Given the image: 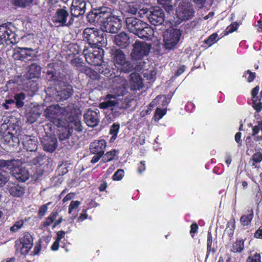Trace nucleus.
Listing matches in <instances>:
<instances>
[{
    "label": "nucleus",
    "instance_id": "obj_1",
    "mask_svg": "<svg viewBox=\"0 0 262 262\" xmlns=\"http://www.w3.org/2000/svg\"><path fill=\"white\" fill-rule=\"evenodd\" d=\"M91 17L94 23L100 26L102 32L116 33L121 28V20L117 16L113 15L110 9L101 8L92 13Z\"/></svg>",
    "mask_w": 262,
    "mask_h": 262
},
{
    "label": "nucleus",
    "instance_id": "obj_2",
    "mask_svg": "<svg viewBox=\"0 0 262 262\" xmlns=\"http://www.w3.org/2000/svg\"><path fill=\"white\" fill-rule=\"evenodd\" d=\"M83 38L91 46V48L99 49L100 47L105 46L107 40L103 36V33L95 28H86L82 33Z\"/></svg>",
    "mask_w": 262,
    "mask_h": 262
},
{
    "label": "nucleus",
    "instance_id": "obj_3",
    "mask_svg": "<svg viewBox=\"0 0 262 262\" xmlns=\"http://www.w3.org/2000/svg\"><path fill=\"white\" fill-rule=\"evenodd\" d=\"M70 113V106L60 107L58 104H52L47 107L43 112V116L53 123L58 125L64 117H67Z\"/></svg>",
    "mask_w": 262,
    "mask_h": 262
},
{
    "label": "nucleus",
    "instance_id": "obj_4",
    "mask_svg": "<svg viewBox=\"0 0 262 262\" xmlns=\"http://www.w3.org/2000/svg\"><path fill=\"white\" fill-rule=\"evenodd\" d=\"M110 54L115 66L116 68H119L120 73H127L132 71V66L121 50L114 47L111 49Z\"/></svg>",
    "mask_w": 262,
    "mask_h": 262
},
{
    "label": "nucleus",
    "instance_id": "obj_5",
    "mask_svg": "<svg viewBox=\"0 0 262 262\" xmlns=\"http://www.w3.org/2000/svg\"><path fill=\"white\" fill-rule=\"evenodd\" d=\"M52 21L58 26L70 27L73 24L74 18L69 13L66 7L58 8L52 17Z\"/></svg>",
    "mask_w": 262,
    "mask_h": 262
},
{
    "label": "nucleus",
    "instance_id": "obj_6",
    "mask_svg": "<svg viewBox=\"0 0 262 262\" xmlns=\"http://www.w3.org/2000/svg\"><path fill=\"white\" fill-rule=\"evenodd\" d=\"M141 11V14L145 15L148 21L154 26L161 25L164 22V12L159 7H151L149 9H145Z\"/></svg>",
    "mask_w": 262,
    "mask_h": 262
},
{
    "label": "nucleus",
    "instance_id": "obj_7",
    "mask_svg": "<svg viewBox=\"0 0 262 262\" xmlns=\"http://www.w3.org/2000/svg\"><path fill=\"white\" fill-rule=\"evenodd\" d=\"M151 44L145 41H136L133 45V50L130 56L132 58L139 62L148 55L151 49Z\"/></svg>",
    "mask_w": 262,
    "mask_h": 262
},
{
    "label": "nucleus",
    "instance_id": "obj_8",
    "mask_svg": "<svg viewBox=\"0 0 262 262\" xmlns=\"http://www.w3.org/2000/svg\"><path fill=\"white\" fill-rule=\"evenodd\" d=\"M176 12L178 18L185 21L191 19L194 16L195 11L190 3L183 1L180 3Z\"/></svg>",
    "mask_w": 262,
    "mask_h": 262
},
{
    "label": "nucleus",
    "instance_id": "obj_9",
    "mask_svg": "<svg viewBox=\"0 0 262 262\" xmlns=\"http://www.w3.org/2000/svg\"><path fill=\"white\" fill-rule=\"evenodd\" d=\"M181 32L178 29H171L163 33L164 47L166 49H173L180 40Z\"/></svg>",
    "mask_w": 262,
    "mask_h": 262
},
{
    "label": "nucleus",
    "instance_id": "obj_10",
    "mask_svg": "<svg viewBox=\"0 0 262 262\" xmlns=\"http://www.w3.org/2000/svg\"><path fill=\"white\" fill-rule=\"evenodd\" d=\"M83 53L86 61L89 64L94 66H102V63L104 62L100 50H93L92 48H86L83 50Z\"/></svg>",
    "mask_w": 262,
    "mask_h": 262
},
{
    "label": "nucleus",
    "instance_id": "obj_11",
    "mask_svg": "<svg viewBox=\"0 0 262 262\" xmlns=\"http://www.w3.org/2000/svg\"><path fill=\"white\" fill-rule=\"evenodd\" d=\"M136 69L138 71H142L144 77L147 80L151 81L155 80L157 74L156 68L153 66H150L149 62H139L138 64L136 66Z\"/></svg>",
    "mask_w": 262,
    "mask_h": 262
},
{
    "label": "nucleus",
    "instance_id": "obj_12",
    "mask_svg": "<svg viewBox=\"0 0 262 262\" xmlns=\"http://www.w3.org/2000/svg\"><path fill=\"white\" fill-rule=\"evenodd\" d=\"M86 4L84 0H73L70 7V13L74 18L84 14Z\"/></svg>",
    "mask_w": 262,
    "mask_h": 262
},
{
    "label": "nucleus",
    "instance_id": "obj_13",
    "mask_svg": "<svg viewBox=\"0 0 262 262\" xmlns=\"http://www.w3.org/2000/svg\"><path fill=\"white\" fill-rule=\"evenodd\" d=\"M18 163L15 164L12 168L11 173L16 179L21 182H25L29 178L30 174L28 169L21 166L18 165Z\"/></svg>",
    "mask_w": 262,
    "mask_h": 262
},
{
    "label": "nucleus",
    "instance_id": "obj_14",
    "mask_svg": "<svg viewBox=\"0 0 262 262\" xmlns=\"http://www.w3.org/2000/svg\"><path fill=\"white\" fill-rule=\"evenodd\" d=\"M99 111L88 109L84 115V120L88 126L92 127L96 126L99 121Z\"/></svg>",
    "mask_w": 262,
    "mask_h": 262
},
{
    "label": "nucleus",
    "instance_id": "obj_15",
    "mask_svg": "<svg viewBox=\"0 0 262 262\" xmlns=\"http://www.w3.org/2000/svg\"><path fill=\"white\" fill-rule=\"evenodd\" d=\"M43 149L49 152H53L57 148V139L54 136H46L41 140Z\"/></svg>",
    "mask_w": 262,
    "mask_h": 262
},
{
    "label": "nucleus",
    "instance_id": "obj_16",
    "mask_svg": "<svg viewBox=\"0 0 262 262\" xmlns=\"http://www.w3.org/2000/svg\"><path fill=\"white\" fill-rule=\"evenodd\" d=\"M125 23L128 30L136 35L143 27L144 21L135 17H127L125 19Z\"/></svg>",
    "mask_w": 262,
    "mask_h": 262
},
{
    "label": "nucleus",
    "instance_id": "obj_17",
    "mask_svg": "<svg viewBox=\"0 0 262 262\" xmlns=\"http://www.w3.org/2000/svg\"><path fill=\"white\" fill-rule=\"evenodd\" d=\"M20 243L21 245V253L24 255L27 254L33 245L32 235L29 233H25L23 236L20 238Z\"/></svg>",
    "mask_w": 262,
    "mask_h": 262
},
{
    "label": "nucleus",
    "instance_id": "obj_18",
    "mask_svg": "<svg viewBox=\"0 0 262 262\" xmlns=\"http://www.w3.org/2000/svg\"><path fill=\"white\" fill-rule=\"evenodd\" d=\"M73 93V90L72 85L64 84L62 88L57 91L55 95V99L57 101H62L68 99Z\"/></svg>",
    "mask_w": 262,
    "mask_h": 262
},
{
    "label": "nucleus",
    "instance_id": "obj_19",
    "mask_svg": "<svg viewBox=\"0 0 262 262\" xmlns=\"http://www.w3.org/2000/svg\"><path fill=\"white\" fill-rule=\"evenodd\" d=\"M106 147V142L104 140H96L91 143L90 149L93 154L104 155Z\"/></svg>",
    "mask_w": 262,
    "mask_h": 262
},
{
    "label": "nucleus",
    "instance_id": "obj_20",
    "mask_svg": "<svg viewBox=\"0 0 262 262\" xmlns=\"http://www.w3.org/2000/svg\"><path fill=\"white\" fill-rule=\"evenodd\" d=\"M42 111L39 105H33L27 111L26 117L28 122L30 123L35 122L40 117Z\"/></svg>",
    "mask_w": 262,
    "mask_h": 262
},
{
    "label": "nucleus",
    "instance_id": "obj_21",
    "mask_svg": "<svg viewBox=\"0 0 262 262\" xmlns=\"http://www.w3.org/2000/svg\"><path fill=\"white\" fill-rule=\"evenodd\" d=\"M141 7V4L137 2L125 3L124 5V9L125 12L134 15L138 12L140 16L143 17V14H141V10H145V9H142Z\"/></svg>",
    "mask_w": 262,
    "mask_h": 262
},
{
    "label": "nucleus",
    "instance_id": "obj_22",
    "mask_svg": "<svg viewBox=\"0 0 262 262\" xmlns=\"http://www.w3.org/2000/svg\"><path fill=\"white\" fill-rule=\"evenodd\" d=\"M114 41L117 46L122 48H126L130 43L128 36L123 32L115 36Z\"/></svg>",
    "mask_w": 262,
    "mask_h": 262
},
{
    "label": "nucleus",
    "instance_id": "obj_23",
    "mask_svg": "<svg viewBox=\"0 0 262 262\" xmlns=\"http://www.w3.org/2000/svg\"><path fill=\"white\" fill-rule=\"evenodd\" d=\"M143 27L138 31L137 35L139 37L142 39H150L154 35V30L147 23L144 22Z\"/></svg>",
    "mask_w": 262,
    "mask_h": 262
},
{
    "label": "nucleus",
    "instance_id": "obj_24",
    "mask_svg": "<svg viewBox=\"0 0 262 262\" xmlns=\"http://www.w3.org/2000/svg\"><path fill=\"white\" fill-rule=\"evenodd\" d=\"M129 84L133 90H140L143 87L142 79L138 73H133L129 75Z\"/></svg>",
    "mask_w": 262,
    "mask_h": 262
},
{
    "label": "nucleus",
    "instance_id": "obj_25",
    "mask_svg": "<svg viewBox=\"0 0 262 262\" xmlns=\"http://www.w3.org/2000/svg\"><path fill=\"white\" fill-rule=\"evenodd\" d=\"M2 141L10 146H14L19 143L17 135L13 132L6 131L3 136Z\"/></svg>",
    "mask_w": 262,
    "mask_h": 262
},
{
    "label": "nucleus",
    "instance_id": "obj_26",
    "mask_svg": "<svg viewBox=\"0 0 262 262\" xmlns=\"http://www.w3.org/2000/svg\"><path fill=\"white\" fill-rule=\"evenodd\" d=\"M105 101L99 104V107L102 109L111 108L113 110V107L118 106L119 104L118 99L114 95H107Z\"/></svg>",
    "mask_w": 262,
    "mask_h": 262
},
{
    "label": "nucleus",
    "instance_id": "obj_27",
    "mask_svg": "<svg viewBox=\"0 0 262 262\" xmlns=\"http://www.w3.org/2000/svg\"><path fill=\"white\" fill-rule=\"evenodd\" d=\"M41 72V67L36 63L31 64L28 68L26 77L28 79L38 78Z\"/></svg>",
    "mask_w": 262,
    "mask_h": 262
},
{
    "label": "nucleus",
    "instance_id": "obj_28",
    "mask_svg": "<svg viewBox=\"0 0 262 262\" xmlns=\"http://www.w3.org/2000/svg\"><path fill=\"white\" fill-rule=\"evenodd\" d=\"M10 194L15 197H20L25 193V189L17 184H11L8 185Z\"/></svg>",
    "mask_w": 262,
    "mask_h": 262
},
{
    "label": "nucleus",
    "instance_id": "obj_29",
    "mask_svg": "<svg viewBox=\"0 0 262 262\" xmlns=\"http://www.w3.org/2000/svg\"><path fill=\"white\" fill-rule=\"evenodd\" d=\"M47 75L48 80L50 81L62 82L64 83L66 80L64 75L61 74L59 72L54 70H48Z\"/></svg>",
    "mask_w": 262,
    "mask_h": 262
},
{
    "label": "nucleus",
    "instance_id": "obj_30",
    "mask_svg": "<svg viewBox=\"0 0 262 262\" xmlns=\"http://www.w3.org/2000/svg\"><path fill=\"white\" fill-rule=\"evenodd\" d=\"M25 149L27 151H35L37 148V142L35 139L27 137L22 142Z\"/></svg>",
    "mask_w": 262,
    "mask_h": 262
},
{
    "label": "nucleus",
    "instance_id": "obj_31",
    "mask_svg": "<svg viewBox=\"0 0 262 262\" xmlns=\"http://www.w3.org/2000/svg\"><path fill=\"white\" fill-rule=\"evenodd\" d=\"M51 161V158L45 155H39L35 157L32 161L34 165L40 166H48Z\"/></svg>",
    "mask_w": 262,
    "mask_h": 262
},
{
    "label": "nucleus",
    "instance_id": "obj_32",
    "mask_svg": "<svg viewBox=\"0 0 262 262\" xmlns=\"http://www.w3.org/2000/svg\"><path fill=\"white\" fill-rule=\"evenodd\" d=\"M101 73L104 75H108L110 74V76H112L114 75L113 77H117V78L116 79V80H119L122 81L123 82L122 85H124L126 83V81L125 80L122 79L121 78L119 77L120 72L119 71V68L117 69H114L112 68L111 69H107L106 67L105 70H102Z\"/></svg>",
    "mask_w": 262,
    "mask_h": 262
},
{
    "label": "nucleus",
    "instance_id": "obj_33",
    "mask_svg": "<svg viewBox=\"0 0 262 262\" xmlns=\"http://www.w3.org/2000/svg\"><path fill=\"white\" fill-rule=\"evenodd\" d=\"M18 162V160H0V169H9L11 171L15 164Z\"/></svg>",
    "mask_w": 262,
    "mask_h": 262
},
{
    "label": "nucleus",
    "instance_id": "obj_34",
    "mask_svg": "<svg viewBox=\"0 0 262 262\" xmlns=\"http://www.w3.org/2000/svg\"><path fill=\"white\" fill-rule=\"evenodd\" d=\"M18 49L21 56L24 58L28 56H36V54L38 52L37 49H33L31 48H19Z\"/></svg>",
    "mask_w": 262,
    "mask_h": 262
},
{
    "label": "nucleus",
    "instance_id": "obj_35",
    "mask_svg": "<svg viewBox=\"0 0 262 262\" xmlns=\"http://www.w3.org/2000/svg\"><path fill=\"white\" fill-rule=\"evenodd\" d=\"M159 5H161L165 10L169 14H173L174 8L172 5V0H157Z\"/></svg>",
    "mask_w": 262,
    "mask_h": 262
},
{
    "label": "nucleus",
    "instance_id": "obj_36",
    "mask_svg": "<svg viewBox=\"0 0 262 262\" xmlns=\"http://www.w3.org/2000/svg\"><path fill=\"white\" fill-rule=\"evenodd\" d=\"M69 129L71 130L72 133L73 130H75L77 132H81L82 130V127L80 120L78 118L74 119L70 123Z\"/></svg>",
    "mask_w": 262,
    "mask_h": 262
},
{
    "label": "nucleus",
    "instance_id": "obj_37",
    "mask_svg": "<svg viewBox=\"0 0 262 262\" xmlns=\"http://www.w3.org/2000/svg\"><path fill=\"white\" fill-rule=\"evenodd\" d=\"M253 210H248L247 214H245L241 216L240 219L241 224L244 226L249 225L253 217Z\"/></svg>",
    "mask_w": 262,
    "mask_h": 262
},
{
    "label": "nucleus",
    "instance_id": "obj_38",
    "mask_svg": "<svg viewBox=\"0 0 262 262\" xmlns=\"http://www.w3.org/2000/svg\"><path fill=\"white\" fill-rule=\"evenodd\" d=\"M8 125L6 126L7 131L13 132L15 135H17V131L19 130V121H16L15 123L9 120L8 122Z\"/></svg>",
    "mask_w": 262,
    "mask_h": 262
},
{
    "label": "nucleus",
    "instance_id": "obj_39",
    "mask_svg": "<svg viewBox=\"0 0 262 262\" xmlns=\"http://www.w3.org/2000/svg\"><path fill=\"white\" fill-rule=\"evenodd\" d=\"M25 98L26 95L24 93H19L15 95L14 100L17 107L20 108L24 105V100Z\"/></svg>",
    "mask_w": 262,
    "mask_h": 262
},
{
    "label": "nucleus",
    "instance_id": "obj_40",
    "mask_svg": "<svg viewBox=\"0 0 262 262\" xmlns=\"http://www.w3.org/2000/svg\"><path fill=\"white\" fill-rule=\"evenodd\" d=\"M118 153V151L116 149L107 152L103 157L101 162L104 163L113 160Z\"/></svg>",
    "mask_w": 262,
    "mask_h": 262
},
{
    "label": "nucleus",
    "instance_id": "obj_41",
    "mask_svg": "<svg viewBox=\"0 0 262 262\" xmlns=\"http://www.w3.org/2000/svg\"><path fill=\"white\" fill-rule=\"evenodd\" d=\"M244 248V241L242 239H237L232 245V251L233 252H241Z\"/></svg>",
    "mask_w": 262,
    "mask_h": 262
},
{
    "label": "nucleus",
    "instance_id": "obj_42",
    "mask_svg": "<svg viewBox=\"0 0 262 262\" xmlns=\"http://www.w3.org/2000/svg\"><path fill=\"white\" fill-rule=\"evenodd\" d=\"M8 28L5 26H0V44H7Z\"/></svg>",
    "mask_w": 262,
    "mask_h": 262
},
{
    "label": "nucleus",
    "instance_id": "obj_43",
    "mask_svg": "<svg viewBox=\"0 0 262 262\" xmlns=\"http://www.w3.org/2000/svg\"><path fill=\"white\" fill-rule=\"evenodd\" d=\"M17 42L16 35L14 32L8 28V33L7 34V44H15Z\"/></svg>",
    "mask_w": 262,
    "mask_h": 262
},
{
    "label": "nucleus",
    "instance_id": "obj_44",
    "mask_svg": "<svg viewBox=\"0 0 262 262\" xmlns=\"http://www.w3.org/2000/svg\"><path fill=\"white\" fill-rule=\"evenodd\" d=\"M120 125L118 123H114L111 127L110 130V134L112 135L113 136L111 138V141H113L115 139H116L119 129Z\"/></svg>",
    "mask_w": 262,
    "mask_h": 262
},
{
    "label": "nucleus",
    "instance_id": "obj_45",
    "mask_svg": "<svg viewBox=\"0 0 262 262\" xmlns=\"http://www.w3.org/2000/svg\"><path fill=\"white\" fill-rule=\"evenodd\" d=\"M262 161V154L260 152H257L253 154L252 158L249 161L252 166L255 167V163H260Z\"/></svg>",
    "mask_w": 262,
    "mask_h": 262
},
{
    "label": "nucleus",
    "instance_id": "obj_46",
    "mask_svg": "<svg viewBox=\"0 0 262 262\" xmlns=\"http://www.w3.org/2000/svg\"><path fill=\"white\" fill-rule=\"evenodd\" d=\"M58 215V213L56 211H53L51 213L49 216H48L46 220V221L44 222V225L45 226H50L52 223H53L55 219L57 217Z\"/></svg>",
    "mask_w": 262,
    "mask_h": 262
},
{
    "label": "nucleus",
    "instance_id": "obj_47",
    "mask_svg": "<svg viewBox=\"0 0 262 262\" xmlns=\"http://www.w3.org/2000/svg\"><path fill=\"white\" fill-rule=\"evenodd\" d=\"M33 1V0H13L14 5L22 8H25L29 6Z\"/></svg>",
    "mask_w": 262,
    "mask_h": 262
},
{
    "label": "nucleus",
    "instance_id": "obj_48",
    "mask_svg": "<svg viewBox=\"0 0 262 262\" xmlns=\"http://www.w3.org/2000/svg\"><path fill=\"white\" fill-rule=\"evenodd\" d=\"M212 236L211 232H208V238L207 242V255L212 251L213 253L215 252L214 248H212Z\"/></svg>",
    "mask_w": 262,
    "mask_h": 262
},
{
    "label": "nucleus",
    "instance_id": "obj_49",
    "mask_svg": "<svg viewBox=\"0 0 262 262\" xmlns=\"http://www.w3.org/2000/svg\"><path fill=\"white\" fill-rule=\"evenodd\" d=\"M235 229L234 221H230L227 224V227L225 230V232L230 237H232L234 234Z\"/></svg>",
    "mask_w": 262,
    "mask_h": 262
},
{
    "label": "nucleus",
    "instance_id": "obj_50",
    "mask_svg": "<svg viewBox=\"0 0 262 262\" xmlns=\"http://www.w3.org/2000/svg\"><path fill=\"white\" fill-rule=\"evenodd\" d=\"M252 100L253 107L256 111V112H260L262 109V103L261 102V100L259 98H258L252 99Z\"/></svg>",
    "mask_w": 262,
    "mask_h": 262
},
{
    "label": "nucleus",
    "instance_id": "obj_51",
    "mask_svg": "<svg viewBox=\"0 0 262 262\" xmlns=\"http://www.w3.org/2000/svg\"><path fill=\"white\" fill-rule=\"evenodd\" d=\"M72 133L69 128L66 129L64 132L61 133L59 136L60 141H63L68 139L70 136H72Z\"/></svg>",
    "mask_w": 262,
    "mask_h": 262
},
{
    "label": "nucleus",
    "instance_id": "obj_52",
    "mask_svg": "<svg viewBox=\"0 0 262 262\" xmlns=\"http://www.w3.org/2000/svg\"><path fill=\"white\" fill-rule=\"evenodd\" d=\"M260 130L261 131L262 135V120L258 121L257 125L253 127L252 135L255 136Z\"/></svg>",
    "mask_w": 262,
    "mask_h": 262
},
{
    "label": "nucleus",
    "instance_id": "obj_53",
    "mask_svg": "<svg viewBox=\"0 0 262 262\" xmlns=\"http://www.w3.org/2000/svg\"><path fill=\"white\" fill-rule=\"evenodd\" d=\"M166 114V111L165 110H161L160 108H157L155 114V120H159L161 119L163 116Z\"/></svg>",
    "mask_w": 262,
    "mask_h": 262
},
{
    "label": "nucleus",
    "instance_id": "obj_54",
    "mask_svg": "<svg viewBox=\"0 0 262 262\" xmlns=\"http://www.w3.org/2000/svg\"><path fill=\"white\" fill-rule=\"evenodd\" d=\"M80 204L81 202L79 201H72L69 206V213L71 214L72 211L77 208Z\"/></svg>",
    "mask_w": 262,
    "mask_h": 262
},
{
    "label": "nucleus",
    "instance_id": "obj_55",
    "mask_svg": "<svg viewBox=\"0 0 262 262\" xmlns=\"http://www.w3.org/2000/svg\"><path fill=\"white\" fill-rule=\"evenodd\" d=\"M24 224V222L23 221H19L16 222L11 227L10 231L13 232H15L17 231L19 229H20Z\"/></svg>",
    "mask_w": 262,
    "mask_h": 262
},
{
    "label": "nucleus",
    "instance_id": "obj_56",
    "mask_svg": "<svg viewBox=\"0 0 262 262\" xmlns=\"http://www.w3.org/2000/svg\"><path fill=\"white\" fill-rule=\"evenodd\" d=\"M124 175V171L122 169H119L114 174L113 179L115 181L121 180Z\"/></svg>",
    "mask_w": 262,
    "mask_h": 262
},
{
    "label": "nucleus",
    "instance_id": "obj_57",
    "mask_svg": "<svg viewBox=\"0 0 262 262\" xmlns=\"http://www.w3.org/2000/svg\"><path fill=\"white\" fill-rule=\"evenodd\" d=\"M247 262H260V254L255 253L252 256H249L247 259Z\"/></svg>",
    "mask_w": 262,
    "mask_h": 262
},
{
    "label": "nucleus",
    "instance_id": "obj_58",
    "mask_svg": "<svg viewBox=\"0 0 262 262\" xmlns=\"http://www.w3.org/2000/svg\"><path fill=\"white\" fill-rule=\"evenodd\" d=\"M217 37V34L216 33H213L212 35H211L209 37V38L205 41V42L209 45V46H210L215 42Z\"/></svg>",
    "mask_w": 262,
    "mask_h": 262
},
{
    "label": "nucleus",
    "instance_id": "obj_59",
    "mask_svg": "<svg viewBox=\"0 0 262 262\" xmlns=\"http://www.w3.org/2000/svg\"><path fill=\"white\" fill-rule=\"evenodd\" d=\"M51 203H48L46 204L42 205L39 209L38 215L40 217H42L45 214L48 209V206Z\"/></svg>",
    "mask_w": 262,
    "mask_h": 262
},
{
    "label": "nucleus",
    "instance_id": "obj_60",
    "mask_svg": "<svg viewBox=\"0 0 262 262\" xmlns=\"http://www.w3.org/2000/svg\"><path fill=\"white\" fill-rule=\"evenodd\" d=\"M245 77L247 78V81L250 82L254 79L255 77V74L251 72L250 70H247L245 74Z\"/></svg>",
    "mask_w": 262,
    "mask_h": 262
},
{
    "label": "nucleus",
    "instance_id": "obj_61",
    "mask_svg": "<svg viewBox=\"0 0 262 262\" xmlns=\"http://www.w3.org/2000/svg\"><path fill=\"white\" fill-rule=\"evenodd\" d=\"M28 86L30 88L32 91L36 92L38 90V86L37 84L35 81L31 80L28 82Z\"/></svg>",
    "mask_w": 262,
    "mask_h": 262
},
{
    "label": "nucleus",
    "instance_id": "obj_62",
    "mask_svg": "<svg viewBox=\"0 0 262 262\" xmlns=\"http://www.w3.org/2000/svg\"><path fill=\"white\" fill-rule=\"evenodd\" d=\"M8 180V177L0 172V187L4 185Z\"/></svg>",
    "mask_w": 262,
    "mask_h": 262
},
{
    "label": "nucleus",
    "instance_id": "obj_63",
    "mask_svg": "<svg viewBox=\"0 0 262 262\" xmlns=\"http://www.w3.org/2000/svg\"><path fill=\"white\" fill-rule=\"evenodd\" d=\"M259 90V86H256L252 90L251 95L252 96V99L259 98V97L257 96Z\"/></svg>",
    "mask_w": 262,
    "mask_h": 262
},
{
    "label": "nucleus",
    "instance_id": "obj_64",
    "mask_svg": "<svg viewBox=\"0 0 262 262\" xmlns=\"http://www.w3.org/2000/svg\"><path fill=\"white\" fill-rule=\"evenodd\" d=\"M254 237L257 238L262 239V225L255 232Z\"/></svg>",
    "mask_w": 262,
    "mask_h": 262
}]
</instances>
